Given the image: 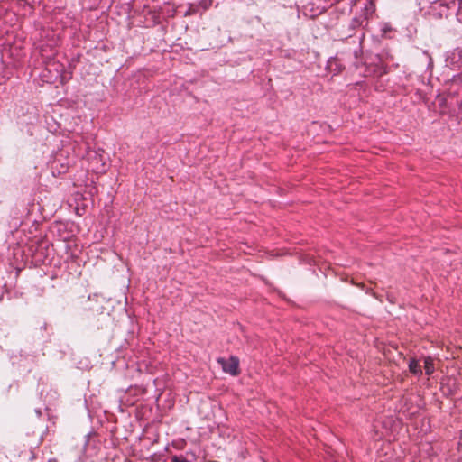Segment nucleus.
Returning a JSON list of instances; mask_svg holds the SVG:
<instances>
[{
  "instance_id": "1",
  "label": "nucleus",
  "mask_w": 462,
  "mask_h": 462,
  "mask_svg": "<svg viewBox=\"0 0 462 462\" xmlns=\"http://www.w3.org/2000/svg\"><path fill=\"white\" fill-rule=\"evenodd\" d=\"M375 12V3L373 0H358L356 4V14L352 22L353 27H366L368 20Z\"/></svg>"
},
{
  "instance_id": "2",
  "label": "nucleus",
  "mask_w": 462,
  "mask_h": 462,
  "mask_svg": "<svg viewBox=\"0 0 462 462\" xmlns=\"http://www.w3.org/2000/svg\"><path fill=\"white\" fill-rule=\"evenodd\" d=\"M217 363L221 365L223 372L232 376H237L240 374L239 358L231 356L228 358L219 357Z\"/></svg>"
},
{
  "instance_id": "3",
  "label": "nucleus",
  "mask_w": 462,
  "mask_h": 462,
  "mask_svg": "<svg viewBox=\"0 0 462 462\" xmlns=\"http://www.w3.org/2000/svg\"><path fill=\"white\" fill-rule=\"evenodd\" d=\"M90 162L92 164V171L100 173V172H106L107 170L106 165V158L104 156L102 157L101 154L97 152H94V154L90 157Z\"/></svg>"
},
{
  "instance_id": "4",
  "label": "nucleus",
  "mask_w": 462,
  "mask_h": 462,
  "mask_svg": "<svg viewBox=\"0 0 462 462\" xmlns=\"http://www.w3.org/2000/svg\"><path fill=\"white\" fill-rule=\"evenodd\" d=\"M409 370L411 373H412L413 374H416V375H420L422 374L421 367L416 359L410 360Z\"/></svg>"
},
{
  "instance_id": "5",
  "label": "nucleus",
  "mask_w": 462,
  "mask_h": 462,
  "mask_svg": "<svg viewBox=\"0 0 462 462\" xmlns=\"http://www.w3.org/2000/svg\"><path fill=\"white\" fill-rule=\"evenodd\" d=\"M424 369L427 375H430L434 373L433 359L430 356H427L424 359Z\"/></svg>"
},
{
  "instance_id": "6",
  "label": "nucleus",
  "mask_w": 462,
  "mask_h": 462,
  "mask_svg": "<svg viewBox=\"0 0 462 462\" xmlns=\"http://www.w3.org/2000/svg\"><path fill=\"white\" fill-rule=\"evenodd\" d=\"M171 462H189V461L186 458L182 457L173 456L171 457Z\"/></svg>"
},
{
  "instance_id": "7",
  "label": "nucleus",
  "mask_w": 462,
  "mask_h": 462,
  "mask_svg": "<svg viewBox=\"0 0 462 462\" xmlns=\"http://www.w3.org/2000/svg\"><path fill=\"white\" fill-rule=\"evenodd\" d=\"M106 304H107L108 306H111V305L113 304V301H111V300H107V301H106Z\"/></svg>"
}]
</instances>
